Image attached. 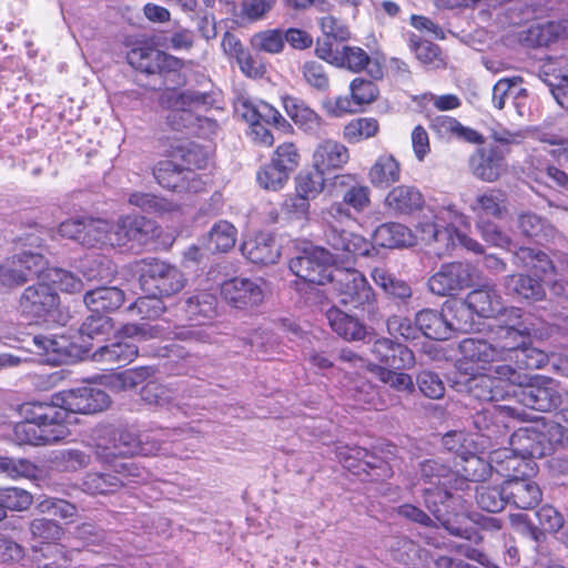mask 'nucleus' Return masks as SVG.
Here are the masks:
<instances>
[{"label": "nucleus", "mask_w": 568, "mask_h": 568, "mask_svg": "<svg viewBox=\"0 0 568 568\" xmlns=\"http://www.w3.org/2000/svg\"><path fill=\"white\" fill-rule=\"evenodd\" d=\"M462 479L440 459L420 463L418 485L423 486L424 503L435 520L452 536L479 545L483 536L464 514L452 513L454 496L450 489L460 487Z\"/></svg>", "instance_id": "obj_1"}, {"label": "nucleus", "mask_w": 568, "mask_h": 568, "mask_svg": "<svg viewBox=\"0 0 568 568\" xmlns=\"http://www.w3.org/2000/svg\"><path fill=\"white\" fill-rule=\"evenodd\" d=\"M495 372L500 381H508L514 386L513 396L525 407L551 412L561 404L559 383L550 377L528 376L509 364L497 365Z\"/></svg>", "instance_id": "obj_2"}, {"label": "nucleus", "mask_w": 568, "mask_h": 568, "mask_svg": "<svg viewBox=\"0 0 568 568\" xmlns=\"http://www.w3.org/2000/svg\"><path fill=\"white\" fill-rule=\"evenodd\" d=\"M432 221H422L417 226L420 241L436 245V254H445L454 248V225L468 223V217L452 203L429 206Z\"/></svg>", "instance_id": "obj_3"}, {"label": "nucleus", "mask_w": 568, "mask_h": 568, "mask_svg": "<svg viewBox=\"0 0 568 568\" xmlns=\"http://www.w3.org/2000/svg\"><path fill=\"white\" fill-rule=\"evenodd\" d=\"M331 284L337 292L341 304L366 312L372 317L376 315L375 293L359 271L349 267L335 268Z\"/></svg>", "instance_id": "obj_4"}, {"label": "nucleus", "mask_w": 568, "mask_h": 568, "mask_svg": "<svg viewBox=\"0 0 568 568\" xmlns=\"http://www.w3.org/2000/svg\"><path fill=\"white\" fill-rule=\"evenodd\" d=\"M139 283L145 294L169 297L179 293L185 285L181 271L158 258H144L138 262Z\"/></svg>", "instance_id": "obj_5"}, {"label": "nucleus", "mask_w": 568, "mask_h": 568, "mask_svg": "<svg viewBox=\"0 0 568 568\" xmlns=\"http://www.w3.org/2000/svg\"><path fill=\"white\" fill-rule=\"evenodd\" d=\"M324 224L323 240L332 250L331 261L349 262L357 256H367L374 250L372 243L364 236L342 227L347 220L327 219V213H321Z\"/></svg>", "instance_id": "obj_6"}, {"label": "nucleus", "mask_w": 568, "mask_h": 568, "mask_svg": "<svg viewBox=\"0 0 568 568\" xmlns=\"http://www.w3.org/2000/svg\"><path fill=\"white\" fill-rule=\"evenodd\" d=\"M90 446L99 462L112 465L119 457L140 454L141 442L139 435L108 425L95 429Z\"/></svg>", "instance_id": "obj_7"}, {"label": "nucleus", "mask_w": 568, "mask_h": 568, "mask_svg": "<svg viewBox=\"0 0 568 568\" xmlns=\"http://www.w3.org/2000/svg\"><path fill=\"white\" fill-rule=\"evenodd\" d=\"M336 184L344 186L345 191L341 202H333L322 212L327 213V219L354 221L352 211L364 212L371 205V189L355 181L353 175L336 176Z\"/></svg>", "instance_id": "obj_8"}, {"label": "nucleus", "mask_w": 568, "mask_h": 568, "mask_svg": "<svg viewBox=\"0 0 568 568\" xmlns=\"http://www.w3.org/2000/svg\"><path fill=\"white\" fill-rule=\"evenodd\" d=\"M329 262V251L324 247H314L293 257L290 261V270L304 282L325 285L332 282L336 268Z\"/></svg>", "instance_id": "obj_9"}, {"label": "nucleus", "mask_w": 568, "mask_h": 568, "mask_svg": "<svg viewBox=\"0 0 568 568\" xmlns=\"http://www.w3.org/2000/svg\"><path fill=\"white\" fill-rule=\"evenodd\" d=\"M59 295L53 287L39 283L30 285L22 292L19 311L31 321H48L59 306Z\"/></svg>", "instance_id": "obj_10"}, {"label": "nucleus", "mask_w": 568, "mask_h": 568, "mask_svg": "<svg viewBox=\"0 0 568 568\" xmlns=\"http://www.w3.org/2000/svg\"><path fill=\"white\" fill-rule=\"evenodd\" d=\"M460 358L457 361V368L465 374L469 373L468 365H475L478 369H489L496 374L497 365H503L493 341L468 337L463 339L458 346Z\"/></svg>", "instance_id": "obj_11"}, {"label": "nucleus", "mask_w": 568, "mask_h": 568, "mask_svg": "<svg viewBox=\"0 0 568 568\" xmlns=\"http://www.w3.org/2000/svg\"><path fill=\"white\" fill-rule=\"evenodd\" d=\"M336 456L345 468L352 471L363 470L367 473L373 480L385 479L393 476L390 465L366 448L348 445L338 446L336 448Z\"/></svg>", "instance_id": "obj_12"}, {"label": "nucleus", "mask_w": 568, "mask_h": 568, "mask_svg": "<svg viewBox=\"0 0 568 568\" xmlns=\"http://www.w3.org/2000/svg\"><path fill=\"white\" fill-rule=\"evenodd\" d=\"M474 267L463 262L446 263L428 280L432 293L438 296L454 295L473 283Z\"/></svg>", "instance_id": "obj_13"}, {"label": "nucleus", "mask_w": 568, "mask_h": 568, "mask_svg": "<svg viewBox=\"0 0 568 568\" xmlns=\"http://www.w3.org/2000/svg\"><path fill=\"white\" fill-rule=\"evenodd\" d=\"M116 235L113 241L118 247L143 246L160 235L155 221L139 215H126L115 222Z\"/></svg>", "instance_id": "obj_14"}, {"label": "nucleus", "mask_w": 568, "mask_h": 568, "mask_svg": "<svg viewBox=\"0 0 568 568\" xmlns=\"http://www.w3.org/2000/svg\"><path fill=\"white\" fill-rule=\"evenodd\" d=\"M110 405L109 395L101 388L82 386L65 390L61 394L60 408L67 413L95 414Z\"/></svg>", "instance_id": "obj_15"}, {"label": "nucleus", "mask_w": 568, "mask_h": 568, "mask_svg": "<svg viewBox=\"0 0 568 568\" xmlns=\"http://www.w3.org/2000/svg\"><path fill=\"white\" fill-rule=\"evenodd\" d=\"M129 64L148 74L175 72L183 67L182 60L152 47H136L126 54Z\"/></svg>", "instance_id": "obj_16"}, {"label": "nucleus", "mask_w": 568, "mask_h": 568, "mask_svg": "<svg viewBox=\"0 0 568 568\" xmlns=\"http://www.w3.org/2000/svg\"><path fill=\"white\" fill-rule=\"evenodd\" d=\"M220 293L222 298L230 306L245 310L258 305L264 293L260 283L247 277H233L221 284Z\"/></svg>", "instance_id": "obj_17"}, {"label": "nucleus", "mask_w": 568, "mask_h": 568, "mask_svg": "<svg viewBox=\"0 0 568 568\" xmlns=\"http://www.w3.org/2000/svg\"><path fill=\"white\" fill-rule=\"evenodd\" d=\"M471 173L484 182H495L507 172L506 153L499 146L477 149L469 158Z\"/></svg>", "instance_id": "obj_18"}, {"label": "nucleus", "mask_w": 568, "mask_h": 568, "mask_svg": "<svg viewBox=\"0 0 568 568\" xmlns=\"http://www.w3.org/2000/svg\"><path fill=\"white\" fill-rule=\"evenodd\" d=\"M47 261L39 252L23 251L12 265L0 266L2 285H19L28 280L39 276L45 268Z\"/></svg>", "instance_id": "obj_19"}, {"label": "nucleus", "mask_w": 568, "mask_h": 568, "mask_svg": "<svg viewBox=\"0 0 568 568\" xmlns=\"http://www.w3.org/2000/svg\"><path fill=\"white\" fill-rule=\"evenodd\" d=\"M532 328L526 323L500 326L491 337L501 363H513L520 348L528 341Z\"/></svg>", "instance_id": "obj_20"}, {"label": "nucleus", "mask_w": 568, "mask_h": 568, "mask_svg": "<svg viewBox=\"0 0 568 568\" xmlns=\"http://www.w3.org/2000/svg\"><path fill=\"white\" fill-rule=\"evenodd\" d=\"M371 353L388 369H410L415 365L414 353L406 345L387 337L377 338L372 344Z\"/></svg>", "instance_id": "obj_21"}, {"label": "nucleus", "mask_w": 568, "mask_h": 568, "mask_svg": "<svg viewBox=\"0 0 568 568\" xmlns=\"http://www.w3.org/2000/svg\"><path fill=\"white\" fill-rule=\"evenodd\" d=\"M70 435L67 425H58L51 428L32 423L20 422L13 427V439L18 445L41 446L57 443Z\"/></svg>", "instance_id": "obj_22"}, {"label": "nucleus", "mask_w": 568, "mask_h": 568, "mask_svg": "<svg viewBox=\"0 0 568 568\" xmlns=\"http://www.w3.org/2000/svg\"><path fill=\"white\" fill-rule=\"evenodd\" d=\"M430 130L444 141H464L473 144L484 142L483 135L476 130L463 125L457 119L448 115H436L430 119Z\"/></svg>", "instance_id": "obj_23"}, {"label": "nucleus", "mask_w": 568, "mask_h": 568, "mask_svg": "<svg viewBox=\"0 0 568 568\" xmlns=\"http://www.w3.org/2000/svg\"><path fill=\"white\" fill-rule=\"evenodd\" d=\"M283 105L286 114L298 129L313 136H320L323 133L324 120L304 101L286 97L283 99Z\"/></svg>", "instance_id": "obj_24"}, {"label": "nucleus", "mask_w": 568, "mask_h": 568, "mask_svg": "<svg viewBox=\"0 0 568 568\" xmlns=\"http://www.w3.org/2000/svg\"><path fill=\"white\" fill-rule=\"evenodd\" d=\"M507 204L508 196L505 191L488 187L476 195L469 209L476 215L477 220H485L486 217L500 220L508 212Z\"/></svg>", "instance_id": "obj_25"}, {"label": "nucleus", "mask_w": 568, "mask_h": 568, "mask_svg": "<svg viewBox=\"0 0 568 568\" xmlns=\"http://www.w3.org/2000/svg\"><path fill=\"white\" fill-rule=\"evenodd\" d=\"M516 227L520 235L539 244L552 243L559 235L549 221L530 211L518 215Z\"/></svg>", "instance_id": "obj_26"}, {"label": "nucleus", "mask_w": 568, "mask_h": 568, "mask_svg": "<svg viewBox=\"0 0 568 568\" xmlns=\"http://www.w3.org/2000/svg\"><path fill=\"white\" fill-rule=\"evenodd\" d=\"M504 494L508 504H513L519 509H531L536 507L542 498L539 486L528 478H515L504 481Z\"/></svg>", "instance_id": "obj_27"}, {"label": "nucleus", "mask_w": 568, "mask_h": 568, "mask_svg": "<svg viewBox=\"0 0 568 568\" xmlns=\"http://www.w3.org/2000/svg\"><path fill=\"white\" fill-rule=\"evenodd\" d=\"M473 312L480 317H496L504 310V301L495 285L486 283L465 297Z\"/></svg>", "instance_id": "obj_28"}, {"label": "nucleus", "mask_w": 568, "mask_h": 568, "mask_svg": "<svg viewBox=\"0 0 568 568\" xmlns=\"http://www.w3.org/2000/svg\"><path fill=\"white\" fill-rule=\"evenodd\" d=\"M424 202V196L417 187L402 184L388 192L384 205L393 214L408 215L419 211Z\"/></svg>", "instance_id": "obj_29"}, {"label": "nucleus", "mask_w": 568, "mask_h": 568, "mask_svg": "<svg viewBox=\"0 0 568 568\" xmlns=\"http://www.w3.org/2000/svg\"><path fill=\"white\" fill-rule=\"evenodd\" d=\"M241 251L254 264H273L281 255L278 245L268 233H257L244 241Z\"/></svg>", "instance_id": "obj_30"}, {"label": "nucleus", "mask_w": 568, "mask_h": 568, "mask_svg": "<svg viewBox=\"0 0 568 568\" xmlns=\"http://www.w3.org/2000/svg\"><path fill=\"white\" fill-rule=\"evenodd\" d=\"M496 379L501 382L497 374H477L458 382V390L466 392L469 396L480 402H498L505 397V392L497 385Z\"/></svg>", "instance_id": "obj_31"}, {"label": "nucleus", "mask_w": 568, "mask_h": 568, "mask_svg": "<svg viewBox=\"0 0 568 568\" xmlns=\"http://www.w3.org/2000/svg\"><path fill=\"white\" fill-rule=\"evenodd\" d=\"M493 471L508 479L521 478L526 475L529 463L518 455L514 448H499L490 453Z\"/></svg>", "instance_id": "obj_32"}, {"label": "nucleus", "mask_w": 568, "mask_h": 568, "mask_svg": "<svg viewBox=\"0 0 568 568\" xmlns=\"http://www.w3.org/2000/svg\"><path fill=\"white\" fill-rule=\"evenodd\" d=\"M454 471L462 479L457 490L464 489L468 481H485L493 474L491 459L487 462L475 454H465L459 459H455Z\"/></svg>", "instance_id": "obj_33"}, {"label": "nucleus", "mask_w": 568, "mask_h": 568, "mask_svg": "<svg viewBox=\"0 0 568 568\" xmlns=\"http://www.w3.org/2000/svg\"><path fill=\"white\" fill-rule=\"evenodd\" d=\"M22 422L48 426L67 425V413L57 405L45 403H24L20 406Z\"/></svg>", "instance_id": "obj_34"}, {"label": "nucleus", "mask_w": 568, "mask_h": 568, "mask_svg": "<svg viewBox=\"0 0 568 568\" xmlns=\"http://www.w3.org/2000/svg\"><path fill=\"white\" fill-rule=\"evenodd\" d=\"M367 175L374 187L388 189L399 182L402 165L393 154L385 152L377 156Z\"/></svg>", "instance_id": "obj_35"}, {"label": "nucleus", "mask_w": 568, "mask_h": 568, "mask_svg": "<svg viewBox=\"0 0 568 568\" xmlns=\"http://www.w3.org/2000/svg\"><path fill=\"white\" fill-rule=\"evenodd\" d=\"M349 159L345 145L334 140H324L315 149L313 154L314 169L325 172L341 169Z\"/></svg>", "instance_id": "obj_36"}, {"label": "nucleus", "mask_w": 568, "mask_h": 568, "mask_svg": "<svg viewBox=\"0 0 568 568\" xmlns=\"http://www.w3.org/2000/svg\"><path fill=\"white\" fill-rule=\"evenodd\" d=\"M504 287L508 295L520 300L539 302L546 297V290L541 281L527 274L506 276L504 278Z\"/></svg>", "instance_id": "obj_37"}, {"label": "nucleus", "mask_w": 568, "mask_h": 568, "mask_svg": "<svg viewBox=\"0 0 568 568\" xmlns=\"http://www.w3.org/2000/svg\"><path fill=\"white\" fill-rule=\"evenodd\" d=\"M566 37H568V20L547 21L530 26L525 32L524 41L530 47H544Z\"/></svg>", "instance_id": "obj_38"}, {"label": "nucleus", "mask_w": 568, "mask_h": 568, "mask_svg": "<svg viewBox=\"0 0 568 568\" xmlns=\"http://www.w3.org/2000/svg\"><path fill=\"white\" fill-rule=\"evenodd\" d=\"M116 235L115 223L100 219H85L82 244L88 247H118L113 241Z\"/></svg>", "instance_id": "obj_39"}, {"label": "nucleus", "mask_w": 568, "mask_h": 568, "mask_svg": "<svg viewBox=\"0 0 568 568\" xmlns=\"http://www.w3.org/2000/svg\"><path fill=\"white\" fill-rule=\"evenodd\" d=\"M326 318L332 329L346 341H362L367 334L366 326L358 318L337 307H331Z\"/></svg>", "instance_id": "obj_40"}, {"label": "nucleus", "mask_w": 568, "mask_h": 568, "mask_svg": "<svg viewBox=\"0 0 568 568\" xmlns=\"http://www.w3.org/2000/svg\"><path fill=\"white\" fill-rule=\"evenodd\" d=\"M445 320L448 328V338L453 333H468L474 327V312L464 301L446 302L444 304Z\"/></svg>", "instance_id": "obj_41"}, {"label": "nucleus", "mask_w": 568, "mask_h": 568, "mask_svg": "<svg viewBox=\"0 0 568 568\" xmlns=\"http://www.w3.org/2000/svg\"><path fill=\"white\" fill-rule=\"evenodd\" d=\"M538 427L542 457L552 454L556 449L568 446V429L555 420L535 419Z\"/></svg>", "instance_id": "obj_42"}, {"label": "nucleus", "mask_w": 568, "mask_h": 568, "mask_svg": "<svg viewBox=\"0 0 568 568\" xmlns=\"http://www.w3.org/2000/svg\"><path fill=\"white\" fill-rule=\"evenodd\" d=\"M124 302V293L115 287H98L84 295V303L92 313L102 314L118 310Z\"/></svg>", "instance_id": "obj_43"}, {"label": "nucleus", "mask_w": 568, "mask_h": 568, "mask_svg": "<svg viewBox=\"0 0 568 568\" xmlns=\"http://www.w3.org/2000/svg\"><path fill=\"white\" fill-rule=\"evenodd\" d=\"M510 446L524 458H541L542 449L536 422L518 428L510 437Z\"/></svg>", "instance_id": "obj_44"}, {"label": "nucleus", "mask_w": 568, "mask_h": 568, "mask_svg": "<svg viewBox=\"0 0 568 568\" xmlns=\"http://www.w3.org/2000/svg\"><path fill=\"white\" fill-rule=\"evenodd\" d=\"M139 354L138 346L126 339L113 342L98 348L92 358L95 362L125 365L132 362Z\"/></svg>", "instance_id": "obj_45"}, {"label": "nucleus", "mask_w": 568, "mask_h": 568, "mask_svg": "<svg viewBox=\"0 0 568 568\" xmlns=\"http://www.w3.org/2000/svg\"><path fill=\"white\" fill-rule=\"evenodd\" d=\"M216 305L217 300L213 293L200 291L185 300L183 308L190 321L201 324L215 316Z\"/></svg>", "instance_id": "obj_46"}, {"label": "nucleus", "mask_w": 568, "mask_h": 568, "mask_svg": "<svg viewBox=\"0 0 568 568\" xmlns=\"http://www.w3.org/2000/svg\"><path fill=\"white\" fill-rule=\"evenodd\" d=\"M153 175L158 183L164 189L173 191L190 189V179L183 170V166L172 160L159 161L153 169Z\"/></svg>", "instance_id": "obj_47"}, {"label": "nucleus", "mask_w": 568, "mask_h": 568, "mask_svg": "<svg viewBox=\"0 0 568 568\" xmlns=\"http://www.w3.org/2000/svg\"><path fill=\"white\" fill-rule=\"evenodd\" d=\"M239 110L241 111L242 116L248 123L264 122L267 124H273L276 128L290 126L287 121L275 108L263 101L257 103L243 101Z\"/></svg>", "instance_id": "obj_48"}, {"label": "nucleus", "mask_w": 568, "mask_h": 568, "mask_svg": "<svg viewBox=\"0 0 568 568\" xmlns=\"http://www.w3.org/2000/svg\"><path fill=\"white\" fill-rule=\"evenodd\" d=\"M374 242L382 247H400L414 244L412 231L400 223L379 225L373 234Z\"/></svg>", "instance_id": "obj_49"}, {"label": "nucleus", "mask_w": 568, "mask_h": 568, "mask_svg": "<svg viewBox=\"0 0 568 568\" xmlns=\"http://www.w3.org/2000/svg\"><path fill=\"white\" fill-rule=\"evenodd\" d=\"M415 323L426 337L437 341L448 339L444 307L440 311L432 308L419 311L415 316Z\"/></svg>", "instance_id": "obj_50"}, {"label": "nucleus", "mask_w": 568, "mask_h": 568, "mask_svg": "<svg viewBox=\"0 0 568 568\" xmlns=\"http://www.w3.org/2000/svg\"><path fill=\"white\" fill-rule=\"evenodd\" d=\"M514 263L530 268L539 275H547L556 270L547 253L527 246H521L514 253Z\"/></svg>", "instance_id": "obj_51"}, {"label": "nucleus", "mask_w": 568, "mask_h": 568, "mask_svg": "<svg viewBox=\"0 0 568 568\" xmlns=\"http://www.w3.org/2000/svg\"><path fill=\"white\" fill-rule=\"evenodd\" d=\"M32 552L37 568H69L68 551L60 544L32 545Z\"/></svg>", "instance_id": "obj_52"}, {"label": "nucleus", "mask_w": 568, "mask_h": 568, "mask_svg": "<svg viewBox=\"0 0 568 568\" xmlns=\"http://www.w3.org/2000/svg\"><path fill=\"white\" fill-rule=\"evenodd\" d=\"M237 230L227 221L216 222L207 235V248L212 252H229L236 243Z\"/></svg>", "instance_id": "obj_53"}, {"label": "nucleus", "mask_w": 568, "mask_h": 568, "mask_svg": "<svg viewBox=\"0 0 568 568\" xmlns=\"http://www.w3.org/2000/svg\"><path fill=\"white\" fill-rule=\"evenodd\" d=\"M520 77L503 78L497 81L493 88V105L497 110H503L508 99L519 100L527 95V90L521 87Z\"/></svg>", "instance_id": "obj_54"}, {"label": "nucleus", "mask_w": 568, "mask_h": 568, "mask_svg": "<svg viewBox=\"0 0 568 568\" xmlns=\"http://www.w3.org/2000/svg\"><path fill=\"white\" fill-rule=\"evenodd\" d=\"M368 371L376 374L378 379L387 384L396 392L412 394L415 392V383L413 377L406 373H398L395 369H388L377 364H369Z\"/></svg>", "instance_id": "obj_55"}, {"label": "nucleus", "mask_w": 568, "mask_h": 568, "mask_svg": "<svg viewBox=\"0 0 568 568\" xmlns=\"http://www.w3.org/2000/svg\"><path fill=\"white\" fill-rule=\"evenodd\" d=\"M168 121L174 130H182L193 125L194 121L200 128L205 126L209 133H215L219 124L209 118H195L189 108L175 106L168 115Z\"/></svg>", "instance_id": "obj_56"}, {"label": "nucleus", "mask_w": 568, "mask_h": 568, "mask_svg": "<svg viewBox=\"0 0 568 568\" xmlns=\"http://www.w3.org/2000/svg\"><path fill=\"white\" fill-rule=\"evenodd\" d=\"M124 483L118 476L104 473H88L82 480V488L89 494H111Z\"/></svg>", "instance_id": "obj_57"}, {"label": "nucleus", "mask_w": 568, "mask_h": 568, "mask_svg": "<svg viewBox=\"0 0 568 568\" xmlns=\"http://www.w3.org/2000/svg\"><path fill=\"white\" fill-rule=\"evenodd\" d=\"M476 503L478 507L488 513H498L508 504L506 494H504V484L501 486L480 485L476 489Z\"/></svg>", "instance_id": "obj_58"}, {"label": "nucleus", "mask_w": 568, "mask_h": 568, "mask_svg": "<svg viewBox=\"0 0 568 568\" xmlns=\"http://www.w3.org/2000/svg\"><path fill=\"white\" fill-rule=\"evenodd\" d=\"M409 47L423 64L434 69L444 65V60L440 57V50L437 44L412 34L409 37Z\"/></svg>", "instance_id": "obj_59"}, {"label": "nucleus", "mask_w": 568, "mask_h": 568, "mask_svg": "<svg viewBox=\"0 0 568 568\" xmlns=\"http://www.w3.org/2000/svg\"><path fill=\"white\" fill-rule=\"evenodd\" d=\"M290 179V174L274 162L263 165L256 173L257 184L267 191L282 190Z\"/></svg>", "instance_id": "obj_60"}, {"label": "nucleus", "mask_w": 568, "mask_h": 568, "mask_svg": "<svg viewBox=\"0 0 568 568\" xmlns=\"http://www.w3.org/2000/svg\"><path fill=\"white\" fill-rule=\"evenodd\" d=\"M30 534L33 539L39 540L42 546L57 544L63 535L62 527L52 519L36 518L30 523Z\"/></svg>", "instance_id": "obj_61"}, {"label": "nucleus", "mask_w": 568, "mask_h": 568, "mask_svg": "<svg viewBox=\"0 0 568 568\" xmlns=\"http://www.w3.org/2000/svg\"><path fill=\"white\" fill-rule=\"evenodd\" d=\"M548 363V355L536 347L527 345L520 348L513 363H508L516 368L517 372L523 369H538Z\"/></svg>", "instance_id": "obj_62"}, {"label": "nucleus", "mask_w": 568, "mask_h": 568, "mask_svg": "<svg viewBox=\"0 0 568 568\" xmlns=\"http://www.w3.org/2000/svg\"><path fill=\"white\" fill-rule=\"evenodd\" d=\"M378 131V122L373 118H359L352 120L345 125L343 135L349 143H357L362 140L374 136Z\"/></svg>", "instance_id": "obj_63"}, {"label": "nucleus", "mask_w": 568, "mask_h": 568, "mask_svg": "<svg viewBox=\"0 0 568 568\" xmlns=\"http://www.w3.org/2000/svg\"><path fill=\"white\" fill-rule=\"evenodd\" d=\"M545 84L557 103L568 111V63L558 70V73L546 74Z\"/></svg>", "instance_id": "obj_64"}]
</instances>
